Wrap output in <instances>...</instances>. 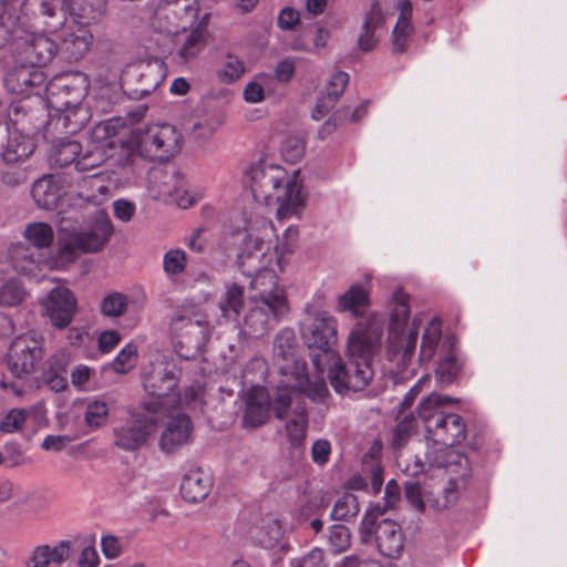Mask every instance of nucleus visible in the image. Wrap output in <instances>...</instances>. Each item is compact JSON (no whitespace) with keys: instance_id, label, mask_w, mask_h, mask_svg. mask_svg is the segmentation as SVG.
<instances>
[{"instance_id":"nucleus-1","label":"nucleus","mask_w":567,"mask_h":567,"mask_svg":"<svg viewBox=\"0 0 567 567\" xmlns=\"http://www.w3.org/2000/svg\"><path fill=\"white\" fill-rule=\"evenodd\" d=\"M305 344L311 350V361L318 372L328 371L337 393L361 391L373 378L371 360L378 351L380 334L358 326L349 336L347 364L336 349L338 322L326 311L309 313L301 323Z\"/></svg>"},{"instance_id":"nucleus-2","label":"nucleus","mask_w":567,"mask_h":567,"mask_svg":"<svg viewBox=\"0 0 567 567\" xmlns=\"http://www.w3.org/2000/svg\"><path fill=\"white\" fill-rule=\"evenodd\" d=\"M247 235L243 239L237 262L240 271L250 277V300L259 301L275 313H287L289 310L286 291L278 284V276L271 268L278 264V255L271 239L276 229L266 217L249 219L245 227Z\"/></svg>"},{"instance_id":"nucleus-3","label":"nucleus","mask_w":567,"mask_h":567,"mask_svg":"<svg viewBox=\"0 0 567 567\" xmlns=\"http://www.w3.org/2000/svg\"><path fill=\"white\" fill-rule=\"evenodd\" d=\"M451 402L447 395L431 393L420 402L417 417L424 426L425 439L441 446L427 453L430 465L464 477L470 471L468 460L453 447L466 439V424L460 414L447 410Z\"/></svg>"},{"instance_id":"nucleus-4","label":"nucleus","mask_w":567,"mask_h":567,"mask_svg":"<svg viewBox=\"0 0 567 567\" xmlns=\"http://www.w3.org/2000/svg\"><path fill=\"white\" fill-rule=\"evenodd\" d=\"M90 89L87 75L80 71L62 72L45 85L49 127L60 134H76L90 121L91 113L83 104Z\"/></svg>"},{"instance_id":"nucleus-5","label":"nucleus","mask_w":567,"mask_h":567,"mask_svg":"<svg viewBox=\"0 0 567 567\" xmlns=\"http://www.w3.org/2000/svg\"><path fill=\"white\" fill-rule=\"evenodd\" d=\"M293 176L280 165L260 161L249 171L250 188L256 202L277 206V216L287 218L298 215L305 205L301 187Z\"/></svg>"},{"instance_id":"nucleus-6","label":"nucleus","mask_w":567,"mask_h":567,"mask_svg":"<svg viewBox=\"0 0 567 567\" xmlns=\"http://www.w3.org/2000/svg\"><path fill=\"white\" fill-rule=\"evenodd\" d=\"M86 9L89 7L81 0H23L19 4V14L14 17L21 29L55 33L66 24L69 16L99 22Z\"/></svg>"},{"instance_id":"nucleus-7","label":"nucleus","mask_w":567,"mask_h":567,"mask_svg":"<svg viewBox=\"0 0 567 567\" xmlns=\"http://www.w3.org/2000/svg\"><path fill=\"white\" fill-rule=\"evenodd\" d=\"M113 231L114 227L107 213L103 209L97 210L87 229L59 237L58 249L49 257V269H64L75 262L81 254L102 250Z\"/></svg>"},{"instance_id":"nucleus-8","label":"nucleus","mask_w":567,"mask_h":567,"mask_svg":"<svg viewBox=\"0 0 567 567\" xmlns=\"http://www.w3.org/2000/svg\"><path fill=\"white\" fill-rule=\"evenodd\" d=\"M409 300L410 296L402 289H396L393 292L386 358L399 372H403L408 368L414 355L419 337L416 327H412L406 333L403 331L410 318Z\"/></svg>"},{"instance_id":"nucleus-9","label":"nucleus","mask_w":567,"mask_h":567,"mask_svg":"<svg viewBox=\"0 0 567 567\" xmlns=\"http://www.w3.org/2000/svg\"><path fill=\"white\" fill-rule=\"evenodd\" d=\"M127 143L141 157L165 161L181 151L182 134L174 125L154 123L134 128Z\"/></svg>"},{"instance_id":"nucleus-10","label":"nucleus","mask_w":567,"mask_h":567,"mask_svg":"<svg viewBox=\"0 0 567 567\" xmlns=\"http://www.w3.org/2000/svg\"><path fill=\"white\" fill-rule=\"evenodd\" d=\"M169 330L176 353L186 359L198 354L210 337L206 316L189 310L177 313L171 321Z\"/></svg>"},{"instance_id":"nucleus-11","label":"nucleus","mask_w":567,"mask_h":567,"mask_svg":"<svg viewBox=\"0 0 567 567\" xmlns=\"http://www.w3.org/2000/svg\"><path fill=\"white\" fill-rule=\"evenodd\" d=\"M298 374H290L288 381H281L278 386L277 396L274 401V411L276 417L282 420L287 416L288 410L292 405H306V398L313 402L322 403L328 396V388L323 379L311 382L305 364V379L302 382Z\"/></svg>"},{"instance_id":"nucleus-12","label":"nucleus","mask_w":567,"mask_h":567,"mask_svg":"<svg viewBox=\"0 0 567 567\" xmlns=\"http://www.w3.org/2000/svg\"><path fill=\"white\" fill-rule=\"evenodd\" d=\"M198 0L159 1L150 17L152 29L164 35H175L186 31L198 18Z\"/></svg>"},{"instance_id":"nucleus-13","label":"nucleus","mask_w":567,"mask_h":567,"mask_svg":"<svg viewBox=\"0 0 567 567\" xmlns=\"http://www.w3.org/2000/svg\"><path fill=\"white\" fill-rule=\"evenodd\" d=\"M31 30H19L12 42L13 54L18 62H28L42 69L59 53V47L47 34Z\"/></svg>"},{"instance_id":"nucleus-14","label":"nucleus","mask_w":567,"mask_h":567,"mask_svg":"<svg viewBox=\"0 0 567 567\" xmlns=\"http://www.w3.org/2000/svg\"><path fill=\"white\" fill-rule=\"evenodd\" d=\"M381 513H365L361 523L363 537L374 535V542L379 553L389 558H396L401 555L404 546V535L401 526L394 520L383 518L378 522Z\"/></svg>"},{"instance_id":"nucleus-15","label":"nucleus","mask_w":567,"mask_h":567,"mask_svg":"<svg viewBox=\"0 0 567 567\" xmlns=\"http://www.w3.org/2000/svg\"><path fill=\"white\" fill-rule=\"evenodd\" d=\"M44 354L42 342L24 334L13 340L8 353V369L16 378L32 373Z\"/></svg>"},{"instance_id":"nucleus-16","label":"nucleus","mask_w":567,"mask_h":567,"mask_svg":"<svg viewBox=\"0 0 567 567\" xmlns=\"http://www.w3.org/2000/svg\"><path fill=\"white\" fill-rule=\"evenodd\" d=\"M95 22L72 18V24H65L59 47V53L68 62L82 60L91 50L94 35L90 25Z\"/></svg>"},{"instance_id":"nucleus-17","label":"nucleus","mask_w":567,"mask_h":567,"mask_svg":"<svg viewBox=\"0 0 567 567\" xmlns=\"http://www.w3.org/2000/svg\"><path fill=\"white\" fill-rule=\"evenodd\" d=\"M38 107H32L30 101L22 100L18 104L9 109L3 122L0 121V128L4 127L3 123L9 120L13 132L21 135H27L31 138L32 135L38 134L43 126L47 127V132L56 133L53 127H49L48 120L45 118L44 109L41 102L38 100ZM47 117H49L47 115Z\"/></svg>"},{"instance_id":"nucleus-18","label":"nucleus","mask_w":567,"mask_h":567,"mask_svg":"<svg viewBox=\"0 0 567 567\" xmlns=\"http://www.w3.org/2000/svg\"><path fill=\"white\" fill-rule=\"evenodd\" d=\"M298 343L296 333L290 328L281 329L275 337L272 355L274 363L278 367L281 375L288 378L290 374H298L302 382L305 379L306 362L297 358Z\"/></svg>"},{"instance_id":"nucleus-19","label":"nucleus","mask_w":567,"mask_h":567,"mask_svg":"<svg viewBox=\"0 0 567 567\" xmlns=\"http://www.w3.org/2000/svg\"><path fill=\"white\" fill-rule=\"evenodd\" d=\"M42 305L52 326L56 329L66 328L78 310L76 297L64 286L51 289Z\"/></svg>"},{"instance_id":"nucleus-20","label":"nucleus","mask_w":567,"mask_h":567,"mask_svg":"<svg viewBox=\"0 0 567 567\" xmlns=\"http://www.w3.org/2000/svg\"><path fill=\"white\" fill-rule=\"evenodd\" d=\"M155 422L152 417L137 414L114 430L115 445L125 451H135L148 440Z\"/></svg>"},{"instance_id":"nucleus-21","label":"nucleus","mask_w":567,"mask_h":567,"mask_svg":"<svg viewBox=\"0 0 567 567\" xmlns=\"http://www.w3.org/2000/svg\"><path fill=\"white\" fill-rule=\"evenodd\" d=\"M47 80L44 71L28 62H18L7 73L4 85L9 92L29 95L38 90Z\"/></svg>"},{"instance_id":"nucleus-22","label":"nucleus","mask_w":567,"mask_h":567,"mask_svg":"<svg viewBox=\"0 0 567 567\" xmlns=\"http://www.w3.org/2000/svg\"><path fill=\"white\" fill-rule=\"evenodd\" d=\"M9 258L12 268L18 274L30 278H39L44 269H49V257L22 243L10 247Z\"/></svg>"},{"instance_id":"nucleus-23","label":"nucleus","mask_w":567,"mask_h":567,"mask_svg":"<svg viewBox=\"0 0 567 567\" xmlns=\"http://www.w3.org/2000/svg\"><path fill=\"white\" fill-rule=\"evenodd\" d=\"M194 425L185 413H178L168 420L159 439V447L165 454L177 452L193 441Z\"/></svg>"},{"instance_id":"nucleus-24","label":"nucleus","mask_w":567,"mask_h":567,"mask_svg":"<svg viewBox=\"0 0 567 567\" xmlns=\"http://www.w3.org/2000/svg\"><path fill=\"white\" fill-rule=\"evenodd\" d=\"M177 383L176 371L164 364L154 365L143 380L145 391L157 399H164L172 394L177 388Z\"/></svg>"},{"instance_id":"nucleus-25","label":"nucleus","mask_w":567,"mask_h":567,"mask_svg":"<svg viewBox=\"0 0 567 567\" xmlns=\"http://www.w3.org/2000/svg\"><path fill=\"white\" fill-rule=\"evenodd\" d=\"M270 398L265 388H251L247 394L244 425L251 429L261 426L268 420Z\"/></svg>"},{"instance_id":"nucleus-26","label":"nucleus","mask_w":567,"mask_h":567,"mask_svg":"<svg viewBox=\"0 0 567 567\" xmlns=\"http://www.w3.org/2000/svg\"><path fill=\"white\" fill-rule=\"evenodd\" d=\"M70 361V352L65 349L56 351L47 360L42 378L50 390L61 392L68 388L66 373Z\"/></svg>"},{"instance_id":"nucleus-27","label":"nucleus","mask_w":567,"mask_h":567,"mask_svg":"<svg viewBox=\"0 0 567 567\" xmlns=\"http://www.w3.org/2000/svg\"><path fill=\"white\" fill-rule=\"evenodd\" d=\"M213 487L212 475L200 468L186 473L181 484V495L188 503L204 501Z\"/></svg>"},{"instance_id":"nucleus-28","label":"nucleus","mask_w":567,"mask_h":567,"mask_svg":"<svg viewBox=\"0 0 567 567\" xmlns=\"http://www.w3.org/2000/svg\"><path fill=\"white\" fill-rule=\"evenodd\" d=\"M254 306L245 316V328L254 337H261L268 332L274 323H277L286 313H275L269 307L259 301H252Z\"/></svg>"},{"instance_id":"nucleus-29","label":"nucleus","mask_w":567,"mask_h":567,"mask_svg":"<svg viewBox=\"0 0 567 567\" xmlns=\"http://www.w3.org/2000/svg\"><path fill=\"white\" fill-rule=\"evenodd\" d=\"M348 82V73L338 71L332 74L328 82L326 93L318 99L317 104L312 111L313 120H321L331 109L336 106L340 96L344 92Z\"/></svg>"},{"instance_id":"nucleus-30","label":"nucleus","mask_w":567,"mask_h":567,"mask_svg":"<svg viewBox=\"0 0 567 567\" xmlns=\"http://www.w3.org/2000/svg\"><path fill=\"white\" fill-rule=\"evenodd\" d=\"M4 131L8 132L9 137L7 144L3 146L1 156L3 162L14 164L28 158L34 151V143L27 135L12 133L8 122L3 123Z\"/></svg>"},{"instance_id":"nucleus-31","label":"nucleus","mask_w":567,"mask_h":567,"mask_svg":"<svg viewBox=\"0 0 567 567\" xmlns=\"http://www.w3.org/2000/svg\"><path fill=\"white\" fill-rule=\"evenodd\" d=\"M398 8L400 14L392 32V44L395 53H403L408 49L409 39L413 32L412 4L409 0H400Z\"/></svg>"},{"instance_id":"nucleus-32","label":"nucleus","mask_w":567,"mask_h":567,"mask_svg":"<svg viewBox=\"0 0 567 567\" xmlns=\"http://www.w3.org/2000/svg\"><path fill=\"white\" fill-rule=\"evenodd\" d=\"M31 195L40 208L53 209L61 197L58 178L54 175L41 177L32 185Z\"/></svg>"},{"instance_id":"nucleus-33","label":"nucleus","mask_w":567,"mask_h":567,"mask_svg":"<svg viewBox=\"0 0 567 567\" xmlns=\"http://www.w3.org/2000/svg\"><path fill=\"white\" fill-rule=\"evenodd\" d=\"M442 352L444 353L440 358L435 370L436 378L442 384H450L456 379L462 368V363L455 353L454 339L449 338L444 340Z\"/></svg>"},{"instance_id":"nucleus-34","label":"nucleus","mask_w":567,"mask_h":567,"mask_svg":"<svg viewBox=\"0 0 567 567\" xmlns=\"http://www.w3.org/2000/svg\"><path fill=\"white\" fill-rule=\"evenodd\" d=\"M369 306V291L362 285H351L350 288L338 298V310L341 312L349 311L354 317L363 316Z\"/></svg>"},{"instance_id":"nucleus-35","label":"nucleus","mask_w":567,"mask_h":567,"mask_svg":"<svg viewBox=\"0 0 567 567\" xmlns=\"http://www.w3.org/2000/svg\"><path fill=\"white\" fill-rule=\"evenodd\" d=\"M293 406L295 417H291L286 423L287 439L292 449L299 450L303 446L307 426H308V413L307 406L300 405L299 403Z\"/></svg>"},{"instance_id":"nucleus-36","label":"nucleus","mask_w":567,"mask_h":567,"mask_svg":"<svg viewBox=\"0 0 567 567\" xmlns=\"http://www.w3.org/2000/svg\"><path fill=\"white\" fill-rule=\"evenodd\" d=\"M368 112V102H363L358 105L353 111L350 107L344 106L333 113V115L327 120L319 131V136L326 138L332 134L338 126L347 121L359 122Z\"/></svg>"},{"instance_id":"nucleus-37","label":"nucleus","mask_w":567,"mask_h":567,"mask_svg":"<svg viewBox=\"0 0 567 567\" xmlns=\"http://www.w3.org/2000/svg\"><path fill=\"white\" fill-rule=\"evenodd\" d=\"M246 72L244 61L236 54H225L217 64L216 78L223 84L238 81Z\"/></svg>"},{"instance_id":"nucleus-38","label":"nucleus","mask_w":567,"mask_h":567,"mask_svg":"<svg viewBox=\"0 0 567 567\" xmlns=\"http://www.w3.org/2000/svg\"><path fill=\"white\" fill-rule=\"evenodd\" d=\"M442 340V322L432 319L422 336L419 360L422 364L430 362Z\"/></svg>"},{"instance_id":"nucleus-39","label":"nucleus","mask_w":567,"mask_h":567,"mask_svg":"<svg viewBox=\"0 0 567 567\" xmlns=\"http://www.w3.org/2000/svg\"><path fill=\"white\" fill-rule=\"evenodd\" d=\"M219 308L226 320L237 321L244 309V288L237 284L228 286L219 302Z\"/></svg>"},{"instance_id":"nucleus-40","label":"nucleus","mask_w":567,"mask_h":567,"mask_svg":"<svg viewBox=\"0 0 567 567\" xmlns=\"http://www.w3.org/2000/svg\"><path fill=\"white\" fill-rule=\"evenodd\" d=\"M208 38L199 30L192 29L177 50V56L183 63L193 61L205 49Z\"/></svg>"},{"instance_id":"nucleus-41","label":"nucleus","mask_w":567,"mask_h":567,"mask_svg":"<svg viewBox=\"0 0 567 567\" xmlns=\"http://www.w3.org/2000/svg\"><path fill=\"white\" fill-rule=\"evenodd\" d=\"M81 152L82 145L78 141H62L53 148L50 155V163L51 165L59 167L69 166L71 164L75 165Z\"/></svg>"},{"instance_id":"nucleus-42","label":"nucleus","mask_w":567,"mask_h":567,"mask_svg":"<svg viewBox=\"0 0 567 567\" xmlns=\"http://www.w3.org/2000/svg\"><path fill=\"white\" fill-rule=\"evenodd\" d=\"M24 238L31 244L32 248L39 250L51 246L54 233L47 223H32L25 227Z\"/></svg>"},{"instance_id":"nucleus-43","label":"nucleus","mask_w":567,"mask_h":567,"mask_svg":"<svg viewBox=\"0 0 567 567\" xmlns=\"http://www.w3.org/2000/svg\"><path fill=\"white\" fill-rule=\"evenodd\" d=\"M360 512L358 497L351 493H346L337 499L331 511V518L336 520H349L355 517Z\"/></svg>"},{"instance_id":"nucleus-44","label":"nucleus","mask_w":567,"mask_h":567,"mask_svg":"<svg viewBox=\"0 0 567 567\" xmlns=\"http://www.w3.org/2000/svg\"><path fill=\"white\" fill-rule=\"evenodd\" d=\"M27 296L25 288L19 279H9L0 287V306L14 307Z\"/></svg>"},{"instance_id":"nucleus-45","label":"nucleus","mask_w":567,"mask_h":567,"mask_svg":"<svg viewBox=\"0 0 567 567\" xmlns=\"http://www.w3.org/2000/svg\"><path fill=\"white\" fill-rule=\"evenodd\" d=\"M137 347L130 342L125 344L112 361V369L118 374H126L137 362Z\"/></svg>"},{"instance_id":"nucleus-46","label":"nucleus","mask_w":567,"mask_h":567,"mask_svg":"<svg viewBox=\"0 0 567 567\" xmlns=\"http://www.w3.org/2000/svg\"><path fill=\"white\" fill-rule=\"evenodd\" d=\"M328 547L333 554H341L351 545V534L347 526L341 524L332 525L328 532Z\"/></svg>"},{"instance_id":"nucleus-47","label":"nucleus","mask_w":567,"mask_h":567,"mask_svg":"<svg viewBox=\"0 0 567 567\" xmlns=\"http://www.w3.org/2000/svg\"><path fill=\"white\" fill-rule=\"evenodd\" d=\"M109 405L102 400H91L86 404L84 414L85 424L92 429H99L106 423Z\"/></svg>"},{"instance_id":"nucleus-48","label":"nucleus","mask_w":567,"mask_h":567,"mask_svg":"<svg viewBox=\"0 0 567 567\" xmlns=\"http://www.w3.org/2000/svg\"><path fill=\"white\" fill-rule=\"evenodd\" d=\"M188 259L184 250L179 248L168 250L163 257V269L169 277L185 271Z\"/></svg>"},{"instance_id":"nucleus-49","label":"nucleus","mask_w":567,"mask_h":567,"mask_svg":"<svg viewBox=\"0 0 567 567\" xmlns=\"http://www.w3.org/2000/svg\"><path fill=\"white\" fill-rule=\"evenodd\" d=\"M172 188L167 192L169 197L182 208H188L194 204L193 197L188 194L187 182L181 174L172 176Z\"/></svg>"},{"instance_id":"nucleus-50","label":"nucleus","mask_w":567,"mask_h":567,"mask_svg":"<svg viewBox=\"0 0 567 567\" xmlns=\"http://www.w3.org/2000/svg\"><path fill=\"white\" fill-rule=\"evenodd\" d=\"M282 536L281 524L277 519H272L259 530L258 542L264 548L271 549L279 544Z\"/></svg>"},{"instance_id":"nucleus-51","label":"nucleus","mask_w":567,"mask_h":567,"mask_svg":"<svg viewBox=\"0 0 567 567\" xmlns=\"http://www.w3.org/2000/svg\"><path fill=\"white\" fill-rule=\"evenodd\" d=\"M127 309V298L123 293L112 292L101 302V312L106 317H120Z\"/></svg>"},{"instance_id":"nucleus-52","label":"nucleus","mask_w":567,"mask_h":567,"mask_svg":"<svg viewBox=\"0 0 567 567\" xmlns=\"http://www.w3.org/2000/svg\"><path fill=\"white\" fill-rule=\"evenodd\" d=\"M458 482L456 477H450L440 495L434 499L433 506L437 511H443L455 504L458 499Z\"/></svg>"},{"instance_id":"nucleus-53","label":"nucleus","mask_w":567,"mask_h":567,"mask_svg":"<svg viewBox=\"0 0 567 567\" xmlns=\"http://www.w3.org/2000/svg\"><path fill=\"white\" fill-rule=\"evenodd\" d=\"M416 429V420L413 415L404 416L394 427L392 445L395 449L402 447Z\"/></svg>"},{"instance_id":"nucleus-54","label":"nucleus","mask_w":567,"mask_h":567,"mask_svg":"<svg viewBox=\"0 0 567 567\" xmlns=\"http://www.w3.org/2000/svg\"><path fill=\"white\" fill-rule=\"evenodd\" d=\"M121 126L122 123L118 118H110L107 121L100 122L92 128V140L97 143L107 142V140L118 134V128Z\"/></svg>"},{"instance_id":"nucleus-55","label":"nucleus","mask_w":567,"mask_h":567,"mask_svg":"<svg viewBox=\"0 0 567 567\" xmlns=\"http://www.w3.org/2000/svg\"><path fill=\"white\" fill-rule=\"evenodd\" d=\"M20 29L16 17L0 12V48L4 47L10 39L14 41Z\"/></svg>"},{"instance_id":"nucleus-56","label":"nucleus","mask_w":567,"mask_h":567,"mask_svg":"<svg viewBox=\"0 0 567 567\" xmlns=\"http://www.w3.org/2000/svg\"><path fill=\"white\" fill-rule=\"evenodd\" d=\"M27 413L22 409H12L1 421L0 429L6 433H13L22 429Z\"/></svg>"},{"instance_id":"nucleus-57","label":"nucleus","mask_w":567,"mask_h":567,"mask_svg":"<svg viewBox=\"0 0 567 567\" xmlns=\"http://www.w3.org/2000/svg\"><path fill=\"white\" fill-rule=\"evenodd\" d=\"M291 567H327L323 550L312 548L308 554L291 561Z\"/></svg>"},{"instance_id":"nucleus-58","label":"nucleus","mask_w":567,"mask_h":567,"mask_svg":"<svg viewBox=\"0 0 567 567\" xmlns=\"http://www.w3.org/2000/svg\"><path fill=\"white\" fill-rule=\"evenodd\" d=\"M95 536L93 535L90 543L85 545L78 558V567H97L100 564V557L94 546Z\"/></svg>"},{"instance_id":"nucleus-59","label":"nucleus","mask_w":567,"mask_h":567,"mask_svg":"<svg viewBox=\"0 0 567 567\" xmlns=\"http://www.w3.org/2000/svg\"><path fill=\"white\" fill-rule=\"evenodd\" d=\"M104 161V155L101 152H86L84 155L79 156L75 162V169L79 172H92L97 168Z\"/></svg>"},{"instance_id":"nucleus-60","label":"nucleus","mask_w":567,"mask_h":567,"mask_svg":"<svg viewBox=\"0 0 567 567\" xmlns=\"http://www.w3.org/2000/svg\"><path fill=\"white\" fill-rule=\"evenodd\" d=\"M404 495L408 503L416 511H424L421 485L414 481H408L404 485Z\"/></svg>"},{"instance_id":"nucleus-61","label":"nucleus","mask_w":567,"mask_h":567,"mask_svg":"<svg viewBox=\"0 0 567 567\" xmlns=\"http://www.w3.org/2000/svg\"><path fill=\"white\" fill-rule=\"evenodd\" d=\"M331 454V444L329 441L320 439L311 446V458L313 463L322 466L328 463Z\"/></svg>"},{"instance_id":"nucleus-62","label":"nucleus","mask_w":567,"mask_h":567,"mask_svg":"<svg viewBox=\"0 0 567 567\" xmlns=\"http://www.w3.org/2000/svg\"><path fill=\"white\" fill-rule=\"evenodd\" d=\"M121 334L116 330H105L97 338V347L102 353H110L120 342Z\"/></svg>"},{"instance_id":"nucleus-63","label":"nucleus","mask_w":567,"mask_h":567,"mask_svg":"<svg viewBox=\"0 0 567 567\" xmlns=\"http://www.w3.org/2000/svg\"><path fill=\"white\" fill-rule=\"evenodd\" d=\"M101 550L107 559H115L122 554L120 539L114 535H104L101 538Z\"/></svg>"},{"instance_id":"nucleus-64","label":"nucleus","mask_w":567,"mask_h":567,"mask_svg":"<svg viewBox=\"0 0 567 567\" xmlns=\"http://www.w3.org/2000/svg\"><path fill=\"white\" fill-rule=\"evenodd\" d=\"M51 563L49 545H40L33 549L27 567H48Z\"/></svg>"}]
</instances>
